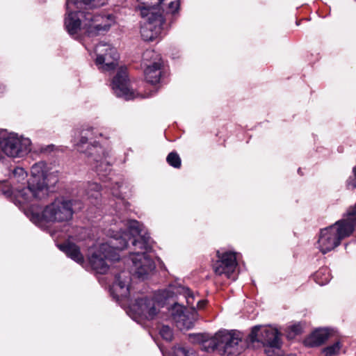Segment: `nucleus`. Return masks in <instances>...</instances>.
<instances>
[{
  "label": "nucleus",
  "instance_id": "nucleus-30",
  "mask_svg": "<svg viewBox=\"0 0 356 356\" xmlns=\"http://www.w3.org/2000/svg\"><path fill=\"white\" fill-rule=\"evenodd\" d=\"M302 332V327L300 323L293 325L289 327L287 337L293 339L296 335L300 334Z\"/></svg>",
  "mask_w": 356,
  "mask_h": 356
},
{
  "label": "nucleus",
  "instance_id": "nucleus-24",
  "mask_svg": "<svg viewBox=\"0 0 356 356\" xmlns=\"http://www.w3.org/2000/svg\"><path fill=\"white\" fill-rule=\"evenodd\" d=\"M314 279L319 285H325L330 280V272L327 268L321 269L314 275Z\"/></svg>",
  "mask_w": 356,
  "mask_h": 356
},
{
  "label": "nucleus",
  "instance_id": "nucleus-18",
  "mask_svg": "<svg viewBox=\"0 0 356 356\" xmlns=\"http://www.w3.org/2000/svg\"><path fill=\"white\" fill-rule=\"evenodd\" d=\"M174 295H181L186 299L188 306L191 307L192 313L195 314L196 308L194 306L195 302V295L188 288L179 284H174L170 286V287L162 291L161 296L163 299H168L172 297Z\"/></svg>",
  "mask_w": 356,
  "mask_h": 356
},
{
  "label": "nucleus",
  "instance_id": "nucleus-2",
  "mask_svg": "<svg viewBox=\"0 0 356 356\" xmlns=\"http://www.w3.org/2000/svg\"><path fill=\"white\" fill-rule=\"evenodd\" d=\"M127 227L129 233L124 232L118 236H124L127 241L129 235L137 237L132 241L135 252L131 254V272L138 278L145 279L155 268L154 262L147 254L151 249V238L143 229V225L137 220H128Z\"/></svg>",
  "mask_w": 356,
  "mask_h": 356
},
{
  "label": "nucleus",
  "instance_id": "nucleus-31",
  "mask_svg": "<svg viewBox=\"0 0 356 356\" xmlns=\"http://www.w3.org/2000/svg\"><path fill=\"white\" fill-rule=\"evenodd\" d=\"M189 337L193 343H197L202 345L204 339H206V334H189Z\"/></svg>",
  "mask_w": 356,
  "mask_h": 356
},
{
  "label": "nucleus",
  "instance_id": "nucleus-32",
  "mask_svg": "<svg viewBox=\"0 0 356 356\" xmlns=\"http://www.w3.org/2000/svg\"><path fill=\"white\" fill-rule=\"evenodd\" d=\"M207 303V301L205 300H200L197 302V306H196V309H202L203 308H204V307L206 306Z\"/></svg>",
  "mask_w": 356,
  "mask_h": 356
},
{
  "label": "nucleus",
  "instance_id": "nucleus-22",
  "mask_svg": "<svg viewBox=\"0 0 356 356\" xmlns=\"http://www.w3.org/2000/svg\"><path fill=\"white\" fill-rule=\"evenodd\" d=\"M60 249L63 250L67 257L77 262L82 264L84 261L83 256L80 252L79 248L74 243H66L60 245Z\"/></svg>",
  "mask_w": 356,
  "mask_h": 356
},
{
  "label": "nucleus",
  "instance_id": "nucleus-20",
  "mask_svg": "<svg viewBox=\"0 0 356 356\" xmlns=\"http://www.w3.org/2000/svg\"><path fill=\"white\" fill-rule=\"evenodd\" d=\"M332 332L333 330L328 328L318 329L305 340V344L311 347L318 346L331 337Z\"/></svg>",
  "mask_w": 356,
  "mask_h": 356
},
{
  "label": "nucleus",
  "instance_id": "nucleus-16",
  "mask_svg": "<svg viewBox=\"0 0 356 356\" xmlns=\"http://www.w3.org/2000/svg\"><path fill=\"white\" fill-rule=\"evenodd\" d=\"M112 89L116 96L125 99L135 98L134 92L130 89L127 68L120 67L112 81Z\"/></svg>",
  "mask_w": 356,
  "mask_h": 356
},
{
  "label": "nucleus",
  "instance_id": "nucleus-3",
  "mask_svg": "<svg viewBox=\"0 0 356 356\" xmlns=\"http://www.w3.org/2000/svg\"><path fill=\"white\" fill-rule=\"evenodd\" d=\"M31 173L26 188L16 187V197L20 204L45 198L49 188L54 186L58 181L56 172L47 170L46 163L42 161L33 165Z\"/></svg>",
  "mask_w": 356,
  "mask_h": 356
},
{
  "label": "nucleus",
  "instance_id": "nucleus-9",
  "mask_svg": "<svg viewBox=\"0 0 356 356\" xmlns=\"http://www.w3.org/2000/svg\"><path fill=\"white\" fill-rule=\"evenodd\" d=\"M248 339L250 342H260L267 346L265 353L268 356H273L274 349L278 350L281 346L280 333L278 330L272 327L254 326Z\"/></svg>",
  "mask_w": 356,
  "mask_h": 356
},
{
  "label": "nucleus",
  "instance_id": "nucleus-5",
  "mask_svg": "<svg viewBox=\"0 0 356 356\" xmlns=\"http://www.w3.org/2000/svg\"><path fill=\"white\" fill-rule=\"evenodd\" d=\"M205 338L201 348L208 353L217 351L220 355L235 356L245 347L239 332L219 331L213 337L206 334Z\"/></svg>",
  "mask_w": 356,
  "mask_h": 356
},
{
  "label": "nucleus",
  "instance_id": "nucleus-21",
  "mask_svg": "<svg viewBox=\"0 0 356 356\" xmlns=\"http://www.w3.org/2000/svg\"><path fill=\"white\" fill-rule=\"evenodd\" d=\"M27 177V173L24 171L22 168L17 167L13 171V174L10 177L12 184L13 185V193L14 197L15 199V204L22 205L23 204H20L16 197V187L26 188L27 186V181L26 180Z\"/></svg>",
  "mask_w": 356,
  "mask_h": 356
},
{
  "label": "nucleus",
  "instance_id": "nucleus-25",
  "mask_svg": "<svg viewBox=\"0 0 356 356\" xmlns=\"http://www.w3.org/2000/svg\"><path fill=\"white\" fill-rule=\"evenodd\" d=\"M173 353L175 356H197L194 350L186 346H175Z\"/></svg>",
  "mask_w": 356,
  "mask_h": 356
},
{
  "label": "nucleus",
  "instance_id": "nucleus-28",
  "mask_svg": "<svg viewBox=\"0 0 356 356\" xmlns=\"http://www.w3.org/2000/svg\"><path fill=\"white\" fill-rule=\"evenodd\" d=\"M341 347V343L337 341L333 345L326 347L323 349V353L325 356H332L338 354Z\"/></svg>",
  "mask_w": 356,
  "mask_h": 356
},
{
  "label": "nucleus",
  "instance_id": "nucleus-17",
  "mask_svg": "<svg viewBox=\"0 0 356 356\" xmlns=\"http://www.w3.org/2000/svg\"><path fill=\"white\" fill-rule=\"evenodd\" d=\"M171 316L175 325L180 330H187L192 328L194 325L195 317L194 313L187 314L186 308L178 303L174 304L172 307Z\"/></svg>",
  "mask_w": 356,
  "mask_h": 356
},
{
  "label": "nucleus",
  "instance_id": "nucleus-12",
  "mask_svg": "<svg viewBox=\"0 0 356 356\" xmlns=\"http://www.w3.org/2000/svg\"><path fill=\"white\" fill-rule=\"evenodd\" d=\"M162 302L157 297L138 298L131 305V309L140 317L147 320L154 319L159 314Z\"/></svg>",
  "mask_w": 356,
  "mask_h": 356
},
{
  "label": "nucleus",
  "instance_id": "nucleus-19",
  "mask_svg": "<svg viewBox=\"0 0 356 356\" xmlns=\"http://www.w3.org/2000/svg\"><path fill=\"white\" fill-rule=\"evenodd\" d=\"M130 277L127 272H122L116 275L115 281L113 285V293H116L117 298H127L129 294Z\"/></svg>",
  "mask_w": 356,
  "mask_h": 356
},
{
  "label": "nucleus",
  "instance_id": "nucleus-29",
  "mask_svg": "<svg viewBox=\"0 0 356 356\" xmlns=\"http://www.w3.org/2000/svg\"><path fill=\"white\" fill-rule=\"evenodd\" d=\"M161 337L166 341H171L173 337L172 329L168 325H162L159 331Z\"/></svg>",
  "mask_w": 356,
  "mask_h": 356
},
{
  "label": "nucleus",
  "instance_id": "nucleus-13",
  "mask_svg": "<svg viewBox=\"0 0 356 356\" xmlns=\"http://www.w3.org/2000/svg\"><path fill=\"white\" fill-rule=\"evenodd\" d=\"M216 254L218 259L213 265L215 273L220 276L224 275L227 278L235 280L232 275L237 266L236 254L232 252L220 253L219 250Z\"/></svg>",
  "mask_w": 356,
  "mask_h": 356
},
{
  "label": "nucleus",
  "instance_id": "nucleus-23",
  "mask_svg": "<svg viewBox=\"0 0 356 356\" xmlns=\"http://www.w3.org/2000/svg\"><path fill=\"white\" fill-rule=\"evenodd\" d=\"M157 6L169 13H175L179 7V0H156Z\"/></svg>",
  "mask_w": 356,
  "mask_h": 356
},
{
  "label": "nucleus",
  "instance_id": "nucleus-26",
  "mask_svg": "<svg viewBox=\"0 0 356 356\" xmlns=\"http://www.w3.org/2000/svg\"><path fill=\"white\" fill-rule=\"evenodd\" d=\"M101 186L96 182L89 183L86 189V193L89 197L98 199L100 194Z\"/></svg>",
  "mask_w": 356,
  "mask_h": 356
},
{
  "label": "nucleus",
  "instance_id": "nucleus-34",
  "mask_svg": "<svg viewBox=\"0 0 356 356\" xmlns=\"http://www.w3.org/2000/svg\"><path fill=\"white\" fill-rule=\"evenodd\" d=\"M104 54H105L106 56H109V51H104Z\"/></svg>",
  "mask_w": 356,
  "mask_h": 356
},
{
  "label": "nucleus",
  "instance_id": "nucleus-33",
  "mask_svg": "<svg viewBox=\"0 0 356 356\" xmlns=\"http://www.w3.org/2000/svg\"><path fill=\"white\" fill-rule=\"evenodd\" d=\"M112 193L115 197H119L120 196V194L118 193H117L116 191H113Z\"/></svg>",
  "mask_w": 356,
  "mask_h": 356
},
{
  "label": "nucleus",
  "instance_id": "nucleus-14",
  "mask_svg": "<svg viewBox=\"0 0 356 356\" xmlns=\"http://www.w3.org/2000/svg\"><path fill=\"white\" fill-rule=\"evenodd\" d=\"M1 145L3 152L8 156L20 157L30 151L31 140L12 136L4 139Z\"/></svg>",
  "mask_w": 356,
  "mask_h": 356
},
{
  "label": "nucleus",
  "instance_id": "nucleus-7",
  "mask_svg": "<svg viewBox=\"0 0 356 356\" xmlns=\"http://www.w3.org/2000/svg\"><path fill=\"white\" fill-rule=\"evenodd\" d=\"M74 202V200L64 197L56 198L44 208L42 214L29 211L26 215L35 224L42 220L48 222H68L73 218Z\"/></svg>",
  "mask_w": 356,
  "mask_h": 356
},
{
  "label": "nucleus",
  "instance_id": "nucleus-8",
  "mask_svg": "<svg viewBox=\"0 0 356 356\" xmlns=\"http://www.w3.org/2000/svg\"><path fill=\"white\" fill-rule=\"evenodd\" d=\"M127 248V241L124 236H113L108 243H102L89 258V262L94 270L100 274L107 272L109 262L118 261L120 255L117 250Z\"/></svg>",
  "mask_w": 356,
  "mask_h": 356
},
{
  "label": "nucleus",
  "instance_id": "nucleus-15",
  "mask_svg": "<svg viewBox=\"0 0 356 356\" xmlns=\"http://www.w3.org/2000/svg\"><path fill=\"white\" fill-rule=\"evenodd\" d=\"M143 58L144 61H149L150 59L154 58L149 64L145 63V76L147 81L151 84L158 83L161 79V68L162 66V61L159 54L153 50H147L144 52Z\"/></svg>",
  "mask_w": 356,
  "mask_h": 356
},
{
  "label": "nucleus",
  "instance_id": "nucleus-11",
  "mask_svg": "<svg viewBox=\"0 0 356 356\" xmlns=\"http://www.w3.org/2000/svg\"><path fill=\"white\" fill-rule=\"evenodd\" d=\"M95 51L97 55L95 63L99 70L111 71L118 65L119 54L111 44L100 42L95 47Z\"/></svg>",
  "mask_w": 356,
  "mask_h": 356
},
{
  "label": "nucleus",
  "instance_id": "nucleus-4",
  "mask_svg": "<svg viewBox=\"0 0 356 356\" xmlns=\"http://www.w3.org/2000/svg\"><path fill=\"white\" fill-rule=\"evenodd\" d=\"M356 226V204L350 207L341 220L322 229L316 243V248L326 254L339 246L341 241L350 236Z\"/></svg>",
  "mask_w": 356,
  "mask_h": 356
},
{
  "label": "nucleus",
  "instance_id": "nucleus-35",
  "mask_svg": "<svg viewBox=\"0 0 356 356\" xmlns=\"http://www.w3.org/2000/svg\"><path fill=\"white\" fill-rule=\"evenodd\" d=\"M155 6H157V5H156V2L155 3V4H154V5H153V7H155Z\"/></svg>",
  "mask_w": 356,
  "mask_h": 356
},
{
  "label": "nucleus",
  "instance_id": "nucleus-27",
  "mask_svg": "<svg viewBox=\"0 0 356 356\" xmlns=\"http://www.w3.org/2000/svg\"><path fill=\"white\" fill-rule=\"evenodd\" d=\"M167 162L169 165L175 168H179L181 167V159L176 152H170L167 158Z\"/></svg>",
  "mask_w": 356,
  "mask_h": 356
},
{
  "label": "nucleus",
  "instance_id": "nucleus-10",
  "mask_svg": "<svg viewBox=\"0 0 356 356\" xmlns=\"http://www.w3.org/2000/svg\"><path fill=\"white\" fill-rule=\"evenodd\" d=\"M141 8V15L147 19L140 26V34L145 41H152L156 38L161 32L164 19L161 14L154 12V8H147L146 3Z\"/></svg>",
  "mask_w": 356,
  "mask_h": 356
},
{
  "label": "nucleus",
  "instance_id": "nucleus-6",
  "mask_svg": "<svg viewBox=\"0 0 356 356\" xmlns=\"http://www.w3.org/2000/svg\"><path fill=\"white\" fill-rule=\"evenodd\" d=\"M97 135L93 129H83L79 134V138H74V143L78 151L85 153L97 163L95 168L98 175L104 176L110 172V164L106 161L108 154L96 141L92 142Z\"/></svg>",
  "mask_w": 356,
  "mask_h": 356
},
{
  "label": "nucleus",
  "instance_id": "nucleus-1",
  "mask_svg": "<svg viewBox=\"0 0 356 356\" xmlns=\"http://www.w3.org/2000/svg\"><path fill=\"white\" fill-rule=\"evenodd\" d=\"M106 0H67V16L65 19V26L70 35H74L82 27L88 36L92 37L108 31L115 23L111 14L98 15L89 10L99 7Z\"/></svg>",
  "mask_w": 356,
  "mask_h": 356
}]
</instances>
